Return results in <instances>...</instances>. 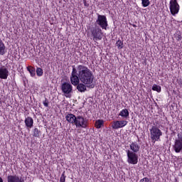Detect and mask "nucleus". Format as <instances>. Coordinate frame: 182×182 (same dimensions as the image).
<instances>
[{
	"mask_svg": "<svg viewBox=\"0 0 182 182\" xmlns=\"http://www.w3.org/2000/svg\"><path fill=\"white\" fill-rule=\"evenodd\" d=\"M151 139L154 143H156V140H159L160 137H151Z\"/></svg>",
	"mask_w": 182,
	"mask_h": 182,
	"instance_id": "nucleus-30",
	"label": "nucleus"
},
{
	"mask_svg": "<svg viewBox=\"0 0 182 182\" xmlns=\"http://www.w3.org/2000/svg\"><path fill=\"white\" fill-rule=\"evenodd\" d=\"M24 123L27 129H32L33 127V119L31 117L26 118Z\"/></svg>",
	"mask_w": 182,
	"mask_h": 182,
	"instance_id": "nucleus-15",
	"label": "nucleus"
},
{
	"mask_svg": "<svg viewBox=\"0 0 182 182\" xmlns=\"http://www.w3.org/2000/svg\"><path fill=\"white\" fill-rule=\"evenodd\" d=\"M126 153L127 156V163H129V164H137V163H139V156L136 152L127 150Z\"/></svg>",
	"mask_w": 182,
	"mask_h": 182,
	"instance_id": "nucleus-4",
	"label": "nucleus"
},
{
	"mask_svg": "<svg viewBox=\"0 0 182 182\" xmlns=\"http://www.w3.org/2000/svg\"><path fill=\"white\" fill-rule=\"evenodd\" d=\"M152 90H154V92H158V93H160V92H161V87L160 85L154 84L152 86Z\"/></svg>",
	"mask_w": 182,
	"mask_h": 182,
	"instance_id": "nucleus-20",
	"label": "nucleus"
},
{
	"mask_svg": "<svg viewBox=\"0 0 182 182\" xmlns=\"http://www.w3.org/2000/svg\"><path fill=\"white\" fill-rule=\"evenodd\" d=\"M70 82L73 85V86H77L76 89L78 90V92H80L81 93H83L87 90V85L83 82H78L77 84H75V80L72 78V77H70Z\"/></svg>",
	"mask_w": 182,
	"mask_h": 182,
	"instance_id": "nucleus-7",
	"label": "nucleus"
},
{
	"mask_svg": "<svg viewBox=\"0 0 182 182\" xmlns=\"http://www.w3.org/2000/svg\"><path fill=\"white\" fill-rule=\"evenodd\" d=\"M61 90L64 93L65 97L70 99L72 97V93H73V87L70 85V82H63L61 85Z\"/></svg>",
	"mask_w": 182,
	"mask_h": 182,
	"instance_id": "nucleus-2",
	"label": "nucleus"
},
{
	"mask_svg": "<svg viewBox=\"0 0 182 182\" xmlns=\"http://www.w3.org/2000/svg\"><path fill=\"white\" fill-rule=\"evenodd\" d=\"M139 182H151V179H150L147 177H145V178H143L142 179H141L139 181Z\"/></svg>",
	"mask_w": 182,
	"mask_h": 182,
	"instance_id": "nucleus-28",
	"label": "nucleus"
},
{
	"mask_svg": "<svg viewBox=\"0 0 182 182\" xmlns=\"http://www.w3.org/2000/svg\"><path fill=\"white\" fill-rule=\"evenodd\" d=\"M169 4V8L171 15H177V14H178V11H180V5H178L177 0H171Z\"/></svg>",
	"mask_w": 182,
	"mask_h": 182,
	"instance_id": "nucleus-6",
	"label": "nucleus"
},
{
	"mask_svg": "<svg viewBox=\"0 0 182 182\" xmlns=\"http://www.w3.org/2000/svg\"><path fill=\"white\" fill-rule=\"evenodd\" d=\"M116 46H117L118 49H123V48H124L123 41L119 39L116 43Z\"/></svg>",
	"mask_w": 182,
	"mask_h": 182,
	"instance_id": "nucleus-19",
	"label": "nucleus"
},
{
	"mask_svg": "<svg viewBox=\"0 0 182 182\" xmlns=\"http://www.w3.org/2000/svg\"><path fill=\"white\" fill-rule=\"evenodd\" d=\"M27 70H28L31 76H32V77L35 76V75H36L35 68H30L29 67H28Z\"/></svg>",
	"mask_w": 182,
	"mask_h": 182,
	"instance_id": "nucleus-24",
	"label": "nucleus"
},
{
	"mask_svg": "<svg viewBox=\"0 0 182 182\" xmlns=\"http://www.w3.org/2000/svg\"><path fill=\"white\" fill-rule=\"evenodd\" d=\"M43 105L46 107H49V101L48 100V99L46 98V100L43 102Z\"/></svg>",
	"mask_w": 182,
	"mask_h": 182,
	"instance_id": "nucleus-29",
	"label": "nucleus"
},
{
	"mask_svg": "<svg viewBox=\"0 0 182 182\" xmlns=\"http://www.w3.org/2000/svg\"><path fill=\"white\" fill-rule=\"evenodd\" d=\"M0 55H5V44L0 41Z\"/></svg>",
	"mask_w": 182,
	"mask_h": 182,
	"instance_id": "nucleus-18",
	"label": "nucleus"
},
{
	"mask_svg": "<svg viewBox=\"0 0 182 182\" xmlns=\"http://www.w3.org/2000/svg\"><path fill=\"white\" fill-rule=\"evenodd\" d=\"M132 26H133L134 28H136V24H133Z\"/></svg>",
	"mask_w": 182,
	"mask_h": 182,
	"instance_id": "nucleus-33",
	"label": "nucleus"
},
{
	"mask_svg": "<svg viewBox=\"0 0 182 182\" xmlns=\"http://www.w3.org/2000/svg\"><path fill=\"white\" fill-rule=\"evenodd\" d=\"M129 147L132 153H139L140 151V145L136 141L132 142Z\"/></svg>",
	"mask_w": 182,
	"mask_h": 182,
	"instance_id": "nucleus-14",
	"label": "nucleus"
},
{
	"mask_svg": "<svg viewBox=\"0 0 182 182\" xmlns=\"http://www.w3.org/2000/svg\"><path fill=\"white\" fill-rule=\"evenodd\" d=\"M175 39H176V41H180L182 39V36H181V32H177L175 34Z\"/></svg>",
	"mask_w": 182,
	"mask_h": 182,
	"instance_id": "nucleus-23",
	"label": "nucleus"
},
{
	"mask_svg": "<svg viewBox=\"0 0 182 182\" xmlns=\"http://www.w3.org/2000/svg\"><path fill=\"white\" fill-rule=\"evenodd\" d=\"M119 116H122V117H129V110L127 109H122Z\"/></svg>",
	"mask_w": 182,
	"mask_h": 182,
	"instance_id": "nucleus-17",
	"label": "nucleus"
},
{
	"mask_svg": "<svg viewBox=\"0 0 182 182\" xmlns=\"http://www.w3.org/2000/svg\"><path fill=\"white\" fill-rule=\"evenodd\" d=\"M66 120L68 121L69 123H72L73 124H75L76 122V116L73 114H67Z\"/></svg>",
	"mask_w": 182,
	"mask_h": 182,
	"instance_id": "nucleus-16",
	"label": "nucleus"
},
{
	"mask_svg": "<svg viewBox=\"0 0 182 182\" xmlns=\"http://www.w3.org/2000/svg\"><path fill=\"white\" fill-rule=\"evenodd\" d=\"M8 76H9L8 68L1 67L0 68V79H8Z\"/></svg>",
	"mask_w": 182,
	"mask_h": 182,
	"instance_id": "nucleus-12",
	"label": "nucleus"
},
{
	"mask_svg": "<svg viewBox=\"0 0 182 182\" xmlns=\"http://www.w3.org/2000/svg\"><path fill=\"white\" fill-rule=\"evenodd\" d=\"M7 182H24V181L22 177L16 175H9L7 176Z\"/></svg>",
	"mask_w": 182,
	"mask_h": 182,
	"instance_id": "nucleus-11",
	"label": "nucleus"
},
{
	"mask_svg": "<svg viewBox=\"0 0 182 182\" xmlns=\"http://www.w3.org/2000/svg\"><path fill=\"white\" fill-rule=\"evenodd\" d=\"M91 35L94 41H102V36H103V32L102 28L97 26L92 27L90 28Z\"/></svg>",
	"mask_w": 182,
	"mask_h": 182,
	"instance_id": "nucleus-3",
	"label": "nucleus"
},
{
	"mask_svg": "<svg viewBox=\"0 0 182 182\" xmlns=\"http://www.w3.org/2000/svg\"><path fill=\"white\" fill-rule=\"evenodd\" d=\"M103 123H104L103 120L98 119L95 122V127H97V129H100V127H102V126H103Z\"/></svg>",
	"mask_w": 182,
	"mask_h": 182,
	"instance_id": "nucleus-21",
	"label": "nucleus"
},
{
	"mask_svg": "<svg viewBox=\"0 0 182 182\" xmlns=\"http://www.w3.org/2000/svg\"><path fill=\"white\" fill-rule=\"evenodd\" d=\"M126 124H127V121H115L112 124V127L113 129H120L122 127H124Z\"/></svg>",
	"mask_w": 182,
	"mask_h": 182,
	"instance_id": "nucleus-13",
	"label": "nucleus"
},
{
	"mask_svg": "<svg viewBox=\"0 0 182 182\" xmlns=\"http://www.w3.org/2000/svg\"><path fill=\"white\" fill-rule=\"evenodd\" d=\"M173 149L176 153H181L182 151V137H178L175 140L174 144L173 145Z\"/></svg>",
	"mask_w": 182,
	"mask_h": 182,
	"instance_id": "nucleus-8",
	"label": "nucleus"
},
{
	"mask_svg": "<svg viewBox=\"0 0 182 182\" xmlns=\"http://www.w3.org/2000/svg\"><path fill=\"white\" fill-rule=\"evenodd\" d=\"M72 68L70 77L73 78L74 85H77L79 82H81V83L86 85L89 89L95 87V84H93L95 75H93V73L90 69L83 65H77V69L75 65H73Z\"/></svg>",
	"mask_w": 182,
	"mask_h": 182,
	"instance_id": "nucleus-1",
	"label": "nucleus"
},
{
	"mask_svg": "<svg viewBox=\"0 0 182 182\" xmlns=\"http://www.w3.org/2000/svg\"><path fill=\"white\" fill-rule=\"evenodd\" d=\"M37 76H42L43 75V70L41 68L36 69Z\"/></svg>",
	"mask_w": 182,
	"mask_h": 182,
	"instance_id": "nucleus-25",
	"label": "nucleus"
},
{
	"mask_svg": "<svg viewBox=\"0 0 182 182\" xmlns=\"http://www.w3.org/2000/svg\"><path fill=\"white\" fill-rule=\"evenodd\" d=\"M83 2H84L85 6H86L87 8L89 7V4L87 3V1L86 0H83Z\"/></svg>",
	"mask_w": 182,
	"mask_h": 182,
	"instance_id": "nucleus-31",
	"label": "nucleus"
},
{
	"mask_svg": "<svg viewBox=\"0 0 182 182\" xmlns=\"http://www.w3.org/2000/svg\"><path fill=\"white\" fill-rule=\"evenodd\" d=\"M0 182H4V179L1 177H0Z\"/></svg>",
	"mask_w": 182,
	"mask_h": 182,
	"instance_id": "nucleus-32",
	"label": "nucleus"
},
{
	"mask_svg": "<svg viewBox=\"0 0 182 182\" xmlns=\"http://www.w3.org/2000/svg\"><path fill=\"white\" fill-rule=\"evenodd\" d=\"M96 23L100 26L102 29H105V31L107 30V26H109V24L107 23V18H106V16L100 15L99 14H97Z\"/></svg>",
	"mask_w": 182,
	"mask_h": 182,
	"instance_id": "nucleus-5",
	"label": "nucleus"
},
{
	"mask_svg": "<svg viewBox=\"0 0 182 182\" xmlns=\"http://www.w3.org/2000/svg\"><path fill=\"white\" fill-rule=\"evenodd\" d=\"M75 124L78 127H86V120L82 116L75 117Z\"/></svg>",
	"mask_w": 182,
	"mask_h": 182,
	"instance_id": "nucleus-9",
	"label": "nucleus"
},
{
	"mask_svg": "<svg viewBox=\"0 0 182 182\" xmlns=\"http://www.w3.org/2000/svg\"><path fill=\"white\" fill-rule=\"evenodd\" d=\"M65 181H66V176H65V171H64L60 178V182H65Z\"/></svg>",
	"mask_w": 182,
	"mask_h": 182,
	"instance_id": "nucleus-27",
	"label": "nucleus"
},
{
	"mask_svg": "<svg viewBox=\"0 0 182 182\" xmlns=\"http://www.w3.org/2000/svg\"><path fill=\"white\" fill-rule=\"evenodd\" d=\"M149 5H150V1L142 0V6H144V8H146V6H149Z\"/></svg>",
	"mask_w": 182,
	"mask_h": 182,
	"instance_id": "nucleus-26",
	"label": "nucleus"
},
{
	"mask_svg": "<svg viewBox=\"0 0 182 182\" xmlns=\"http://www.w3.org/2000/svg\"><path fill=\"white\" fill-rule=\"evenodd\" d=\"M33 136L34 137H39V136H41V131L38 128L34 129Z\"/></svg>",
	"mask_w": 182,
	"mask_h": 182,
	"instance_id": "nucleus-22",
	"label": "nucleus"
},
{
	"mask_svg": "<svg viewBox=\"0 0 182 182\" xmlns=\"http://www.w3.org/2000/svg\"><path fill=\"white\" fill-rule=\"evenodd\" d=\"M150 133L151 137H160L163 134L161 130H160L157 127L153 126L150 129Z\"/></svg>",
	"mask_w": 182,
	"mask_h": 182,
	"instance_id": "nucleus-10",
	"label": "nucleus"
}]
</instances>
